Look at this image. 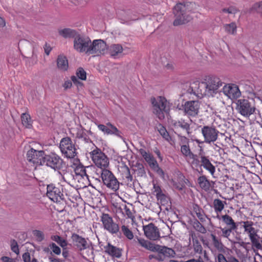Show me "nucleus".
I'll return each instance as SVG.
<instances>
[{
    "label": "nucleus",
    "instance_id": "obj_1",
    "mask_svg": "<svg viewBox=\"0 0 262 262\" xmlns=\"http://www.w3.org/2000/svg\"><path fill=\"white\" fill-rule=\"evenodd\" d=\"M195 5L191 2L177 4L173 8L175 19L173 24L175 26L183 25L192 19L190 13L193 12Z\"/></svg>",
    "mask_w": 262,
    "mask_h": 262
},
{
    "label": "nucleus",
    "instance_id": "obj_2",
    "mask_svg": "<svg viewBox=\"0 0 262 262\" xmlns=\"http://www.w3.org/2000/svg\"><path fill=\"white\" fill-rule=\"evenodd\" d=\"M222 84L223 82L219 78L212 76L209 77L206 82H202L201 86L205 89L206 95L210 96L216 93L218 89Z\"/></svg>",
    "mask_w": 262,
    "mask_h": 262
},
{
    "label": "nucleus",
    "instance_id": "obj_3",
    "mask_svg": "<svg viewBox=\"0 0 262 262\" xmlns=\"http://www.w3.org/2000/svg\"><path fill=\"white\" fill-rule=\"evenodd\" d=\"M59 147L62 154L67 158H74L77 155L75 145L69 137L61 139Z\"/></svg>",
    "mask_w": 262,
    "mask_h": 262
},
{
    "label": "nucleus",
    "instance_id": "obj_4",
    "mask_svg": "<svg viewBox=\"0 0 262 262\" xmlns=\"http://www.w3.org/2000/svg\"><path fill=\"white\" fill-rule=\"evenodd\" d=\"M92 160L95 164L102 169H106L108 166L109 160L107 156L98 148L93 150L90 152Z\"/></svg>",
    "mask_w": 262,
    "mask_h": 262
},
{
    "label": "nucleus",
    "instance_id": "obj_5",
    "mask_svg": "<svg viewBox=\"0 0 262 262\" xmlns=\"http://www.w3.org/2000/svg\"><path fill=\"white\" fill-rule=\"evenodd\" d=\"M101 177L104 184L108 188L114 191L119 189V182L111 171L107 169L101 170Z\"/></svg>",
    "mask_w": 262,
    "mask_h": 262
},
{
    "label": "nucleus",
    "instance_id": "obj_6",
    "mask_svg": "<svg viewBox=\"0 0 262 262\" xmlns=\"http://www.w3.org/2000/svg\"><path fill=\"white\" fill-rule=\"evenodd\" d=\"M153 113L160 119L164 118V112H166L167 101L165 98L160 96L151 98Z\"/></svg>",
    "mask_w": 262,
    "mask_h": 262
},
{
    "label": "nucleus",
    "instance_id": "obj_7",
    "mask_svg": "<svg viewBox=\"0 0 262 262\" xmlns=\"http://www.w3.org/2000/svg\"><path fill=\"white\" fill-rule=\"evenodd\" d=\"M63 162L58 155L55 154L45 155L42 165H46L55 170H58L63 167Z\"/></svg>",
    "mask_w": 262,
    "mask_h": 262
},
{
    "label": "nucleus",
    "instance_id": "obj_8",
    "mask_svg": "<svg viewBox=\"0 0 262 262\" xmlns=\"http://www.w3.org/2000/svg\"><path fill=\"white\" fill-rule=\"evenodd\" d=\"M101 221L105 230L112 234H117L119 233L118 224L114 222L113 218L107 213H102L101 216Z\"/></svg>",
    "mask_w": 262,
    "mask_h": 262
},
{
    "label": "nucleus",
    "instance_id": "obj_9",
    "mask_svg": "<svg viewBox=\"0 0 262 262\" xmlns=\"http://www.w3.org/2000/svg\"><path fill=\"white\" fill-rule=\"evenodd\" d=\"M236 104V110L245 117H249L255 112V107L247 99H240L237 100Z\"/></svg>",
    "mask_w": 262,
    "mask_h": 262
},
{
    "label": "nucleus",
    "instance_id": "obj_10",
    "mask_svg": "<svg viewBox=\"0 0 262 262\" xmlns=\"http://www.w3.org/2000/svg\"><path fill=\"white\" fill-rule=\"evenodd\" d=\"M91 39L89 37L82 36L79 34L74 40V48L80 53L88 54Z\"/></svg>",
    "mask_w": 262,
    "mask_h": 262
},
{
    "label": "nucleus",
    "instance_id": "obj_11",
    "mask_svg": "<svg viewBox=\"0 0 262 262\" xmlns=\"http://www.w3.org/2000/svg\"><path fill=\"white\" fill-rule=\"evenodd\" d=\"M242 224V227L244 228L245 232L247 233L251 242L252 245L254 246L259 241L257 239L258 230L254 227V224L252 221H244L239 223Z\"/></svg>",
    "mask_w": 262,
    "mask_h": 262
},
{
    "label": "nucleus",
    "instance_id": "obj_12",
    "mask_svg": "<svg viewBox=\"0 0 262 262\" xmlns=\"http://www.w3.org/2000/svg\"><path fill=\"white\" fill-rule=\"evenodd\" d=\"M201 133L204 138V142L210 144L217 140L219 132L215 127L206 125L202 128Z\"/></svg>",
    "mask_w": 262,
    "mask_h": 262
},
{
    "label": "nucleus",
    "instance_id": "obj_13",
    "mask_svg": "<svg viewBox=\"0 0 262 262\" xmlns=\"http://www.w3.org/2000/svg\"><path fill=\"white\" fill-rule=\"evenodd\" d=\"M107 50L106 43L101 39L94 40L91 44L88 50L89 54H95L97 56L104 54Z\"/></svg>",
    "mask_w": 262,
    "mask_h": 262
},
{
    "label": "nucleus",
    "instance_id": "obj_14",
    "mask_svg": "<svg viewBox=\"0 0 262 262\" xmlns=\"http://www.w3.org/2000/svg\"><path fill=\"white\" fill-rule=\"evenodd\" d=\"M45 155V152L43 150H37L33 148H31L27 151V158L29 162L42 165V162H43Z\"/></svg>",
    "mask_w": 262,
    "mask_h": 262
},
{
    "label": "nucleus",
    "instance_id": "obj_15",
    "mask_svg": "<svg viewBox=\"0 0 262 262\" xmlns=\"http://www.w3.org/2000/svg\"><path fill=\"white\" fill-rule=\"evenodd\" d=\"M47 195L54 202H59L63 199V195L61 193L59 188L51 184L47 186Z\"/></svg>",
    "mask_w": 262,
    "mask_h": 262
},
{
    "label": "nucleus",
    "instance_id": "obj_16",
    "mask_svg": "<svg viewBox=\"0 0 262 262\" xmlns=\"http://www.w3.org/2000/svg\"><path fill=\"white\" fill-rule=\"evenodd\" d=\"M143 230L146 237L150 240L156 241L160 237L158 228L153 223L143 226Z\"/></svg>",
    "mask_w": 262,
    "mask_h": 262
},
{
    "label": "nucleus",
    "instance_id": "obj_17",
    "mask_svg": "<svg viewBox=\"0 0 262 262\" xmlns=\"http://www.w3.org/2000/svg\"><path fill=\"white\" fill-rule=\"evenodd\" d=\"M223 92L226 96L231 99H236L241 95L238 87L233 84L225 85L223 88Z\"/></svg>",
    "mask_w": 262,
    "mask_h": 262
},
{
    "label": "nucleus",
    "instance_id": "obj_18",
    "mask_svg": "<svg viewBox=\"0 0 262 262\" xmlns=\"http://www.w3.org/2000/svg\"><path fill=\"white\" fill-rule=\"evenodd\" d=\"M200 105L198 101H187L184 106V113L189 116L194 117L198 114Z\"/></svg>",
    "mask_w": 262,
    "mask_h": 262
},
{
    "label": "nucleus",
    "instance_id": "obj_19",
    "mask_svg": "<svg viewBox=\"0 0 262 262\" xmlns=\"http://www.w3.org/2000/svg\"><path fill=\"white\" fill-rule=\"evenodd\" d=\"M71 239L73 244L78 250L82 251L88 248L93 253L92 250L89 248L88 242L84 237L76 233H73L71 236Z\"/></svg>",
    "mask_w": 262,
    "mask_h": 262
},
{
    "label": "nucleus",
    "instance_id": "obj_20",
    "mask_svg": "<svg viewBox=\"0 0 262 262\" xmlns=\"http://www.w3.org/2000/svg\"><path fill=\"white\" fill-rule=\"evenodd\" d=\"M98 127L100 130L105 134L107 135L113 134L118 137H121V132L111 123H107L106 125L103 124H99L98 125Z\"/></svg>",
    "mask_w": 262,
    "mask_h": 262
},
{
    "label": "nucleus",
    "instance_id": "obj_21",
    "mask_svg": "<svg viewBox=\"0 0 262 262\" xmlns=\"http://www.w3.org/2000/svg\"><path fill=\"white\" fill-rule=\"evenodd\" d=\"M201 85V82L199 81L193 82L188 90V93L192 94L198 97H202L203 96L206 95L205 89L202 88Z\"/></svg>",
    "mask_w": 262,
    "mask_h": 262
},
{
    "label": "nucleus",
    "instance_id": "obj_22",
    "mask_svg": "<svg viewBox=\"0 0 262 262\" xmlns=\"http://www.w3.org/2000/svg\"><path fill=\"white\" fill-rule=\"evenodd\" d=\"M104 248L105 252L112 257L120 258L122 255V250L110 243H108Z\"/></svg>",
    "mask_w": 262,
    "mask_h": 262
},
{
    "label": "nucleus",
    "instance_id": "obj_23",
    "mask_svg": "<svg viewBox=\"0 0 262 262\" xmlns=\"http://www.w3.org/2000/svg\"><path fill=\"white\" fill-rule=\"evenodd\" d=\"M155 252H158L159 253L168 257H174L176 255V252L172 249L159 245L156 246Z\"/></svg>",
    "mask_w": 262,
    "mask_h": 262
},
{
    "label": "nucleus",
    "instance_id": "obj_24",
    "mask_svg": "<svg viewBox=\"0 0 262 262\" xmlns=\"http://www.w3.org/2000/svg\"><path fill=\"white\" fill-rule=\"evenodd\" d=\"M171 124L176 129L181 128L185 130L188 135L191 133L189 124L182 119L179 120H172Z\"/></svg>",
    "mask_w": 262,
    "mask_h": 262
},
{
    "label": "nucleus",
    "instance_id": "obj_25",
    "mask_svg": "<svg viewBox=\"0 0 262 262\" xmlns=\"http://www.w3.org/2000/svg\"><path fill=\"white\" fill-rule=\"evenodd\" d=\"M200 159L201 166H203L205 169L209 171L212 176H213L215 171V168L211 164L208 158L205 156H201Z\"/></svg>",
    "mask_w": 262,
    "mask_h": 262
},
{
    "label": "nucleus",
    "instance_id": "obj_26",
    "mask_svg": "<svg viewBox=\"0 0 262 262\" xmlns=\"http://www.w3.org/2000/svg\"><path fill=\"white\" fill-rule=\"evenodd\" d=\"M122 52L123 47L120 44H113L108 49L110 55L115 58L121 56Z\"/></svg>",
    "mask_w": 262,
    "mask_h": 262
},
{
    "label": "nucleus",
    "instance_id": "obj_27",
    "mask_svg": "<svg viewBox=\"0 0 262 262\" xmlns=\"http://www.w3.org/2000/svg\"><path fill=\"white\" fill-rule=\"evenodd\" d=\"M59 35L65 38H74V39L78 35V32L71 28H64L59 29L58 31Z\"/></svg>",
    "mask_w": 262,
    "mask_h": 262
},
{
    "label": "nucleus",
    "instance_id": "obj_28",
    "mask_svg": "<svg viewBox=\"0 0 262 262\" xmlns=\"http://www.w3.org/2000/svg\"><path fill=\"white\" fill-rule=\"evenodd\" d=\"M119 170L121 173L123 179L125 180L127 184H129L133 181V177L130 174V169L127 165L123 164L120 166Z\"/></svg>",
    "mask_w": 262,
    "mask_h": 262
},
{
    "label": "nucleus",
    "instance_id": "obj_29",
    "mask_svg": "<svg viewBox=\"0 0 262 262\" xmlns=\"http://www.w3.org/2000/svg\"><path fill=\"white\" fill-rule=\"evenodd\" d=\"M182 142L184 144L181 146V151L183 155L185 157H190L191 156L193 157V154L191 151L188 145V139L184 137L182 140Z\"/></svg>",
    "mask_w": 262,
    "mask_h": 262
},
{
    "label": "nucleus",
    "instance_id": "obj_30",
    "mask_svg": "<svg viewBox=\"0 0 262 262\" xmlns=\"http://www.w3.org/2000/svg\"><path fill=\"white\" fill-rule=\"evenodd\" d=\"M137 240L140 245L142 247L152 252H155L157 245L141 238H137Z\"/></svg>",
    "mask_w": 262,
    "mask_h": 262
},
{
    "label": "nucleus",
    "instance_id": "obj_31",
    "mask_svg": "<svg viewBox=\"0 0 262 262\" xmlns=\"http://www.w3.org/2000/svg\"><path fill=\"white\" fill-rule=\"evenodd\" d=\"M210 237L212 238V244L213 247L219 252L224 251V246L222 243L221 239L213 233L210 234Z\"/></svg>",
    "mask_w": 262,
    "mask_h": 262
},
{
    "label": "nucleus",
    "instance_id": "obj_32",
    "mask_svg": "<svg viewBox=\"0 0 262 262\" xmlns=\"http://www.w3.org/2000/svg\"><path fill=\"white\" fill-rule=\"evenodd\" d=\"M198 183L200 187L206 191H208L210 188V182L205 176L199 177L198 179Z\"/></svg>",
    "mask_w": 262,
    "mask_h": 262
},
{
    "label": "nucleus",
    "instance_id": "obj_33",
    "mask_svg": "<svg viewBox=\"0 0 262 262\" xmlns=\"http://www.w3.org/2000/svg\"><path fill=\"white\" fill-rule=\"evenodd\" d=\"M133 169L138 177H146V172L144 169V167L142 163L137 162L133 166Z\"/></svg>",
    "mask_w": 262,
    "mask_h": 262
},
{
    "label": "nucleus",
    "instance_id": "obj_34",
    "mask_svg": "<svg viewBox=\"0 0 262 262\" xmlns=\"http://www.w3.org/2000/svg\"><path fill=\"white\" fill-rule=\"evenodd\" d=\"M192 209L201 222H205L206 221L204 210L199 205L196 204H193Z\"/></svg>",
    "mask_w": 262,
    "mask_h": 262
},
{
    "label": "nucleus",
    "instance_id": "obj_35",
    "mask_svg": "<svg viewBox=\"0 0 262 262\" xmlns=\"http://www.w3.org/2000/svg\"><path fill=\"white\" fill-rule=\"evenodd\" d=\"M57 64L59 69L66 71L68 68V62L67 58L62 55L59 56L57 60Z\"/></svg>",
    "mask_w": 262,
    "mask_h": 262
},
{
    "label": "nucleus",
    "instance_id": "obj_36",
    "mask_svg": "<svg viewBox=\"0 0 262 262\" xmlns=\"http://www.w3.org/2000/svg\"><path fill=\"white\" fill-rule=\"evenodd\" d=\"M51 239L56 242L62 248V249L67 248L68 245L67 241L59 235H52L51 236Z\"/></svg>",
    "mask_w": 262,
    "mask_h": 262
},
{
    "label": "nucleus",
    "instance_id": "obj_37",
    "mask_svg": "<svg viewBox=\"0 0 262 262\" xmlns=\"http://www.w3.org/2000/svg\"><path fill=\"white\" fill-rule=\"evenodd\" d=\"M222 220L224 221V222L228 226H230L229 228H231V229H237V226L233 221V220L232 219L231 216H230L229 215L225 214L224 215H222Z\"/></svg>",
    "mask_w": 262,
    "mask_h": 262
},
{
    "label": "nucleus",
    "instance_id": "obj_38",
    "mask_svg": "<svg viewBox=\"0 0 262 262\" xmlns=\"http://www.w3.org/2000/svg\"><path fill=\"white\" fill-rule=\"evenodd\" d=\"M23 125L27 128H30L32 126L31 119L30 115L27 113H23L21 116Z\"/></svg>",
    "mask_w": 262,
    "mask_h": 262
},
{
    "label": "nucleus",
    "instance_id": "obj_39",
    "mask_svg": "<svg viewBox=\"0 0 262 262\" xmlns=\"http://www.w3.org/2000/svg\"><path fill=\"white\" fill-rule=\"evenodd\" d=\"M153 189L154 192L156 193V195L158 200H160L161 201L165 200L166 196L164 193H163L162 190L159 185L154 184Z\"/></svg>",
    "mask_w": 262,
    "mask_h": 262
},
{
    "label": "nucleus",
    "instance_id": "obj_40",
    "mask_svg": "<svg viewBox=\"0 0 262 262\" xmlns=\"http://www.w3.org/2000/svg\"><path fill=\"white\" fill-rule=\"evenodd\" d=\"M216 262H239L237 259L234 257H231L226 259L225 256L221 253L219 254L216 258Z\"/></svg>",
    "mask_w": 262,
    "mask_h": 262
},
{
    "label": "nucleus",
    "instance_id": "obj_41",
    "mask_svg": "<svg viewBox=\"0 0 262 262\" xmlns=\"http://www.w3.org/2000/svg\"><path fill=\"white\" fill-rule=\"evenodd\" d=\"M213 207L216 212H220L224 209V204L221 200L216 199L213 201Z\"/></svg>",
    "mask_w": 262,
    "mask_h": 262
},
{
    "label": "nucleus",
    "instance_id": "obj_42",
    "mask_svg": "<svg viewBox=\"0 0 262 262\" xmlns=\"http://www.w3.org/2000/svg\"><path fill=\"white\" fill-rule=\"evenodd\" d=\"M144 159L151 168L153 169L154 167H157L158 162L151 154H149L147 156L145 157Z\"/></svg>",
    "mask_w": 262,
    "mask_h": 262
},
{
    "label": "nucleus",
    "instance_id": "obj_43",
    "mask_svg": "<svg viewBox=\"0 0 262 262\" xmlns=\"http://www.w3.org/2000/svg\"><path fill=\"white\" fill-rule=\"evenodd\" d=\"M224 27L227 33L233 35L236 34L237 27L235 23L226 24L224 25Z\"/></svg>",
    "mask_w": 262,
    "mask_h": 262
},
{
    "label": "nucleus",
    "instance_id": "obj_44",
    "mask_svg": "<svg viewBox=\"0 0 262 262\" xmlns=\"http://www.w3.org/2000/svg\"><path fill=\"white\" fill-rule=\"evenodd\" d=\"M122 233L129 239H132L134 238L133 232L128 228L127 226L123 225L121 227Z\"/></svg>",
    "mask_w": 262,
    "mask_h": 262
},
{
    "label": "nucleus",
    "instance_id": "obj_45",
    "mask_svg": "<svg viewBox=\"0 0 262 262\" xmlns=\"http://www.w3.org/2000/svg\"><path fill=\"white\" fill-rule=\"evenodd\" d=\"M123 209L124 212H123V213H125V215L129 219H133L134 216L133 213V208L131 205H129L128 206L126 205H123Z\"/></svg>",
    "mask_w": 262,
    "mask_h": 262
},
{
    "label": "nucleus",
    "instance_id": "obj_46",
    "mask_svg": "<svg viewBox=\"0 0 262 262\" xmlns=\"http://www.w3.org/2000/svg\"><path fill=\"white\" fill-rule=\"evenodd\" d=\"M193 226L194 229L200 233H206V228L198 221L196 220L194 221Z\"/></svg>",
    "mask_w": 262,
    "mask_h": 262
},
{
    "label": "nucleus",
    "instance_id": "obj_47",
    "mask_svg": "<svg viewBox=\"0 0 262 262\" xmlns=\"http://www.w3.org/2000/svg\"><path fill=\"white\" fill-rule=\"evenodd\" d=\"M238 11L237 8L234 6H230L222 9L221 12L230 14H235Z\"/></svg>",
    "mask_w": 262,
    "mask_h": 262
},
{
    "label": "nucleus",
    "instance_id": "obj_48",
    "mask_svg": "<svg viewBox=\"0 0 262 262\" xmlns=\"http://www.w3.org/2000/svg\"><path fill=\"white\" fill-rule=\"evenodd\" d=\"M33 234L38 242H40L45 239V235L40 230H34L33 231Z\"/></svg>",
    "mask_w": 262,
    "mask_h": 262
},
{
    "label": "nucleus",
    "instance_id": "obj_49",
    "mask_svg": "<svg viewBox=\"0 0 262 262\" xmlns=\"http://www.w3.org/2000/svg\"><path fill=\"white\" fill-rule=\"evenodd\" d=\"M49 248L52 250V252H53L56 255H60L61 253V249L59 247H58L56 244L54 243H51L49 245Z\"/></svg>",
    "mask_w": 262,
    "mask_h": 262
},
{
    "label": "nucleus",
    "instance_id": "obj_50",
    "mask_svg": "<svg viewBox=\"0 0 262 262\" xmlns=\"http://www.w3.org/2000/svg\"><path fill=\"white\" fill-rule=\"evenodd\" d=\"M76 75L78 78L82 80H85L86 78V73L82 68H79L76 72Z\"/></svg>",
    "mask_w": 262,
    "mask_h": 262
},
{
    "label": "nucleus",
    "instance_id": "obj_51",
    "mask_svg": "<svg viewBox=\"0 0 262 262\" xmlns=\"http://www.w3.org/2000/svg\"><path fill=\"white\" fill-rule=\"evenodd\" d=\"M10 247L11 250L13 252H14L17 255L19 254V250L18 248V244L15 239H11L10 241Z\"/></svg>",
    "mask_w": 262,
    "mask_h": 262
},
{
    "label": "nucleus",
    "instance_id": "obj_52",
    "mask_svg": "<svg viewBox=\"0 0 262 262\" xmlns=\"http://www.w3.org/2000/svg\"><path fill=\"white\" fill-rule=\"evenodd\" d=\"M75 172L76 175H79L82 177L84 176L88 177L86 169L83 167H77L75 170Z\"/></svg>",
    "mask_w": 262,
    "mask_h": 262
},
{
    "label": "nucleus",
    "instance_id": "obj_53",
    "mask_svg": "<svg viewBox=\"0 0 262 262\" xmlns=\"http://www.w3.org/2000/svg\"><path fill=\"white\" fill-rule=\"evenodd\" d=\"M252 9L262 15V1L254 4Z\"/></svg>",
    "mask_w": 262,
    "mask_h": 262
},
{
    "label": "nucleus",
    "instance_id": "obj_54",
    "mask_svg": "<svg viewBox=\"0 0 262 262\" xmlns=\"http://www.w3.org/2000/svg\"><path fill=\"white\" fill-rule=\"evenodd\" d=\"M194 251L195 253L201 254L202 253L203 248L199 242L196 240L193 244Z\"/></svg>",
    "mask_w": 262,
    "mask_h": 262
},
{
    "label": "nucleus",
    "instance_id": "obj_55",
    "mask_svg": "<svg viewBox=\"0 0 262 262\" xmlns=\"http://www.w3.org/2000/svg\"><path fill=\"white\" fill-rule=\"evenodd\" d=\"M86 134L85 133L84 129L81 127V126H79L77 128V133L76 137V138L81 139L85 136Z\"/></svg>",
    "mask_w": 262,
    "mask_h": 262
},
{
    "label": "nucleus",
    "instance_id": "obj_56",
    "mask_svg": "<svg viewBox=\"0 0 262 262\" xmlns=\"http://www.w3.org/2000/svg\"><path fill=\"white\" fill-rule=\"evenodd\" d=\"M159 131L160 134L163 136V138L166 140L168 139L169 136L165 128H164L163 126H160L159 129Z\"/></svg>",
    "mask_w": 262,
    "mask_h": 262
},
{
    "label": "nucleus",
    "instance_id": "obj_57",
    "mask_svg": "<svg viewBox=\"0 0 262 262\" xmlns=\"http://www.w3.org/2000/svg\"><path fill=\"white\" fill-rule=\"evenodd\" d=\"M196 155L194 154L193 157L192 156L189 157L191 159H192L191 164L195 167H198L200 165V161L198 159L196 158Z\"/></svg>",
    "mask_w": 262,
    "mask_h": 262
},
{
    "label": "nucleus",
    "instance_id": "obj_58",
    "mask_svg": "<svg viewBox=\"0 0 262 262\" xmlns=\"http://www.w3.org/2000/svg\"><path fill=\"white\" fill-rule=\"evenodd\" d=\"M234 230L235 229H231V228H229L227 229L224 228L222 229L223 235L225 237H228L230 235L232 231Z\"/></svg>",
    "mask_w": 262,
    "mask_h": 262
},
{
    "label": "nucleus",
    "instance_id": "obj_59",
    "mask_svg": "<svg viewBox=\"0 0 262 262\" xmlns=\"http://www.w3.org/2000/svg\"><path fill=\"white\" fill-rule=\"evenodd\" d=\"M51 255L48 257L49 262H62V260L52 255V252H51Z\"/></svg>",
    "mask_w": 262,
    "mask_h": 262
},
{
    "label": "nucleus",
    "instance_id": "obj_60",
    "mask_svg": "<svg viewBox=\"0 0 262 262\" xmlns=\"http://www.w3.org/2000/svg\"><path fill=\"white\" fill-rule=\"evenodd\" d=\"M22 257L24 262H31L30 254L29 252L24 253Z\"/></svg>",
    "mask_w": 262,
    "mask_h": 262
},
{
    "label": "nucleus",
    "instance_id": "obj_61",
    "mask_svg": "<svg viewBox=\"0 0 262 262\" xmlns=\"http://www.w3.org/2000/svg\"><path fill=\"white\" fill-rule=\"evenodd\" d=\"M71 80L74 84H76L77 86H78L82 85V83L80 82L76 76H72L71 77Z\"/></svg>",
    "mask_w": 262,
    "mask_h": 262
},
{
    "label": "nucleus",
    "instance_id": "obj_62",
    "mask_svg": "<svg viewBox=\"0 0 262 262\" xmlns=\"http://www.w3.org/2000/svg\"><path fill=\"white\" fill-rule=\"evenodd\" d=\"M152 169L156 171V172L161 177H164V172L163 170L161 168H160L158 164L157 165V167H154Z\"/></svg>",
    "mask_w": 262,
    "mask_h": 262
},
{
    "label": "nucleus",
    "instance_id": "obj_63",
    "mask_svg": "<svg viewBox=\"0 0 262 262\" xmlns=\"http://www.w3.org/2000/svg\"><path fill=\"white\" fill-rule=\"evenodd\" d=\"M1 259L3 262H15L14 259L8 256H2Z\"/></svg>",
    "mask_w": 262,
    "mask_h": 262
},
{
    "label": "nucleus",
    "instance_id": "obj_64",
    "mask_svg": "<svg viewBox=\"0 0 262 262\" xmlns=\"http://www.w3.org/2000/svg\"><path fill=\"white\" fill-rule=\"evenodd\" d=\"M72 83L70 80H67L63 84V86L65 90L70 88L72 86Z\"/></svg>",
    "mask_w": 262,
    "mask_h": 262
}]
</instances>
